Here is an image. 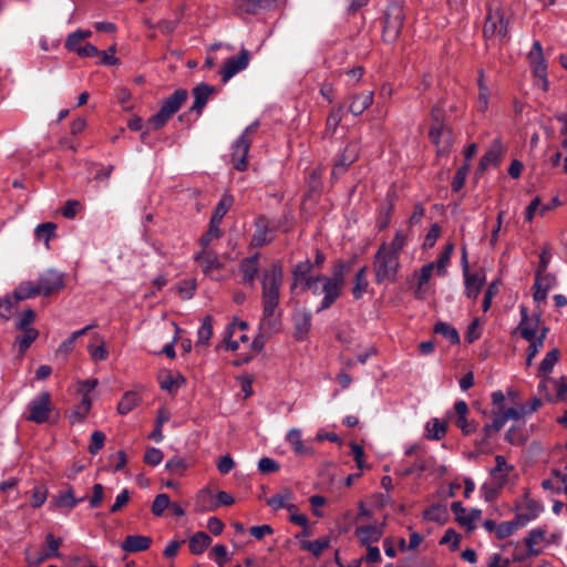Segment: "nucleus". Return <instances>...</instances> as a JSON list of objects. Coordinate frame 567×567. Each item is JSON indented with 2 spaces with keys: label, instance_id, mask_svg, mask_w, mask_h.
Masks as SVG:
<instances>
[{
  "label": "nucleus",
  "instance_id": "f257e3e1",
  "mask_svg": "<svg viewBox=\"0 0 567 567\" xmlns=\"http://www.w3.org/2000/svg\"><path fill=\"white\" fill-rule=\"evenodd\" d=\"M284 281V270L279 262H272L261 274V305L262 316L259 321V329L262 332L277 330L279 317L276 309L280 301V288Z\"/></svg>",
  "mask_w": 567,
  "mask_h": 567
},
{
  "label": "nucleus",
  "instance_id": "f03ea898",
  "mask_svg": "<svg viewBox=\"0 0 567 567\" xmlns=\"http://www.w3.org/2000/svg\"><path fill=\"white\" fill-rule=\"evenodd\" d=\"M400 260L398 257L388 254L385 243L377 250L373 257L374 281L378 285L394 282L398 277Z\"/></svg>",
  "mask_w": 567,
  "mask_h": 567
},
{
  "label": "nucleus",
  "instance_id": "7ed1b4c3",
  "mask_svg": "<svg viewBox=\"0 0 567 567\" xmlns=\"http://www.w3.org/2000/svg\"><path fill=\"white\" fill-rule=\"evenodd\" d=\"M187 97L188 93L186 90H176L162 102L159 111L148 120V125L153 130L162 128L167 123V121L182 107Z\"/></svg>",
  "mask_w": 567,
  "mask_h": 567
},
{
  "label": "nucleus",
  "instance_id": "20e7f679",
  "mask_svg": "<svg viewBox=\"0 0 567 567\" xmlns=\"http://www.w3.org/2000/svg\"><path fill=\"white\" fill-rule=\"evenodd\" d=\"M403 7L398 2L389 3L384 13L383 40L385 42H394L401 34L404 23Z\"/></svg>",
  "mask_w": 567,
  "mask_h": 567
},
{
  "label": "nucleus",
  "instance_id": "39448f33",
  "mask_svg": "<svg viewBox=\"0 0 567 567\" xmlns=\"http://www.w3.org/2000/svg\"><path fill=\"white\" fill-rule=\"evenodd\" d=\"M258 123L250 124L233 145L231 163L234 167L243 172L247 168V155L251 145V136L256 133Z\"/></svg>",
  "mask_w": 567,
  "mask_h": 567
},
{
  "label": "nucleus",
  "instance_id": "423d86ee",
  "mask_svg": "<svg viewBox=\"0 0 567 567\" xmlns=\"http://www.w3.org/2000/svg\"><path fill=\"white\" fill-rule=\"evenodd\" d=\"M528 59L533 68V74L536 79L535 85L546 92L548 90L547 64L545 62L543 48L539 41H534Z\"/></svg>",
  "mask_w": 567,
  "mask_h": 567
},
{
  "label": "nucleus",
  "instance_id": "0eeeda50",
  "mask_svg": "<svg viewBox=\"0 0 567 567\" xmlns=\"http://www.w3.org/2000/svg\"><path fill=\"white\" fill-rule=\"evenodd\" d=\"M29 414L25 416L28 421L37 424L47 422L52 412V401L49 392H42L28 404Z\"/></svg>",
  "mask_w": 567,
  "mask_h": 567
},
{
  "label": "nucleus",
  "instance_id": "6e6552de",
  "mask_svg": "<svg viewBox=\"0 0 567 567\" xmlns=\"http://www.w3.org/2000/svg\"><path fill=\"white\" fill-rule=\"evenodd\" d=\"M250 60V53L246 49H241L237 56H231L224 63L220 70L221 81L228 82L235 74L245 70Z\"/></svg>",
  "mask_w": 567,
  "mask_h": 567
},
{
  "label": "nucleus",
  "instance_id": "1a4fd4ad",
  "mask_svg": "<svg viewBox=\"0 0 567 567\" xmlns=\"http://www.w3.org/2000/svg\"><path fill=\"white\" fill-rule=\"evenodd\" d=\"M557 285V278L555 275L536 271L534 282V301L539 306L546 301L548 291Z\"/></svg>",
  "mask_w": 567,
  "mask_h": 567
},
{
  "label": "nucleus",
  "instance_id": "9d476101",
  "mask_svg": "<svg viewBox=\"0 0 567 567\" xmlns=\"http://www.w3.org/2000/svg\"><path fill=\"white\" fill-rule=\"evenodd\" d=\"M429 136L436 146L439 156L446 155L453 144L452 131L447 126H431Z\"/></svg>",
  "mask_w": 567,
  "mask_h": 567
},
{
  "label": "nucleus",
  "instance_id": "9b49d317",
  "mask_svg": "<svg viewBox=\"0 0 567 567\" xmlns=\"http://www.w3.org/2000/svg\"><path fill=\"white\" fill-rule=\"evenodd\" d=\"M359 157V146L357 143H349L343 152L338 156L334 162L331 177L338 178L341 174H343L347 168L354 163Z\"/></svg>",
  "mask_w": 567,
  "mask_h": 567
},
{
  "label": "nucleus",
  "instance_id": "f8f14e48",
  "mask_svg": "<svg viewBox=\"0 0 567 567\" xmlns=\"http://www.w3.org/2000/svg\"><path fill=\"white\" fill-rule=\"evenodd\" d=\"M42 296L53 295L64 288V276L56 270H48L39 277Z\"/></svg>",
  "mask_w": 567,
  "mask_h": 567
},
{
  "label": "nucleus",
  "instance_id": "ddd939ff",
  "mask_svg": "<svg viewBox=\"0 0 567 567\" xmlns=\"http://www.w3.org/2000/svg\"><path fill=\"white\" fill-rule=\"evenodd\" d=\"M343 287L338 282L329 279L327 276H322L321 278V293H323V299L318 308V312L329 309L340 297Z\"/></svg>",
  "mask_w": 567,
  "mask_h": 567
},
{
  "label": "nucleus",
  "instance_id": "4468645a",
  "mask_svg": "<svg viewBox=\"0 0 567 567\" xmlns=\"http://www.w3.org/2000/svg\"><path fill=\"white\" fill-rule=\"evenodd\" d=\"M522 320L519 322L518 329L520 331L522 337L525 340H530L534 337H538L537 332H540V313H537L533 317L527 316V310L525 307H522Z\"/></svg>",
  "mask_w": 567,
  "mask_h": 567
},
{
  "label": "nucleus",
  "instance_id": "2eb2a0df",
  "mask_svg": "<svg viewBox=\"0 0 567 567\" xmlns=\"http://www.w3.org/2000/svg\"><path fill=\"white\" fill-rule=\"evenodd\" d=\"M195 260L205 275H209L213 270L223 268L218 255L208 247H202V250L195 256Z\"/></svg>",
  "mask_w": 567,
  "mask_h": 567
},
{
  "label": "nucleus",
  "instance_id": "dca6fc26",
  "mask_svg": "<svg viewBox=\"0 0 567 567\" xmlns=\"http://www.w3.org/2000/svg\"><path fill=\"white\" fill-rule=\"evenodd\" d=\"M542 406V400L534 398L527 405H518L505 409L502 412V422L518 420L525 415L536 412Z\"/></svg>",
  "mask_w": 567,
  "mask_h": 567
},
{
  "label": "nucleus",
  "instance_id": "f3484780",
  "mask_svg": "<svg viewBox=\"0 0 567 567\" xmlns=\"http://www.w3.org/2000/svg\"><path fill=\"white\" fill-rule=\"evenodd\" d=\"M215 87L213 85L200 83L193 89L194 103L190 107V112H196L197 115H200L205 105L207 104L210 96L215 93Z\"/></svg>",
  "mask_w": 567,
  "mask_h": 567
},
{
  "label": "nucleus",
  "instance_id": "a211bd4d",
  "mask_svg": "<svg viewBox=\"0 0 567 567\" xmlns=\"http://www.w3.org/2000/svg\"><path fill=\"white\" fill-rule=\"evenodd\" d=\"M259 255L255 254L250 257L244 258L239 264V272L243 276L241 282L252 286L255 278L259 271Z\"/></svg>",
  "mask_w": 567,
  "mask_h": 567
},
{
  "label": "nucleus",
  "instance_id": "6ab92c4d",
  "mask_svg": "<svg viewBox=\"0 0 567 567\" xmlns=\"http://www.w3.org/2000/svg\"><path fill=\"white\" fill-rule=\"evenodd\" d=\"M312 268L313 264L309 259L298 262L292 271L293 284L291 289L297 287V285L310 287L312 278L315 277L311 275Z\"/></svg>",
  "mask_w": 567,
  "mask_h": 567
},
{
  "label": "nucleus",
  "instance_id": "aec40b11",
  "mask_svg": "<svg viewBox=\"0 0 567 567\" xmlns=\"http://www.w3.org/2000/svg\"><path fill=\"white\" fill-rule=\"evenodd\" d=\"M48 549L38 553L34 557H28L30 564L40 565L51 557H60L59 547L62 544L61 538H55L52 534L45 536Z\"/></svg>",
  "mask_w": 567,
  "mask_h": 567
},
{
  "label": "nucleus",
  "instance_id": "412c9836",
  "mask_svg": "<svg viewBox=\"0 0 567 567\" xmlns=\"http://www.w3.org/2000/svg\"><path fill=\"white\" fill-rule=\"evenodd\" d=\"M373 103V92L364 91L349 96V112L358 116Z\"/></svg>",
  "mask_w": 567,
  "mask_h": 567
},
{
  "label": "nucleus",
  "instance_id": "4be33fe9",
  "mask_svg": "<svg viewBox=\"0 0 567 567\" xmlns=\"http://www.w3.org/2000/svg\"><path fill=\"white\" fill-rule=\"evenodd\" d=\"M295 338L303 340L311 328V313L306 310H298L293 313Z\"/></svg>",
  "mask_w": 567,
  "mask_h": 567
},
{
  "label": "nucleus",
  "instance_id": "5701e85b",
  "mask_svg": "<svg viewBox=\"0 0 567 567\" xmlns=\"http://www.w3.org/2000/svg\"><path fill=\"white\" fill-rule=\"evenodd\" d=\"M287 442L297 455H312L313 449L302 441L300 429H291L286 436Z\"/></svg>",
  "mask_w": 567,
  "mask_h": 567
},
{
  "label": "nucleus",
  "instance_id": "b1692460",
  "mask_svg": "<svg viewBox=\"0 0 567 567\" xmlns=\"http://www.w3.org/2000/svg\"><path fill=\"white\" fill-rule=\"evenodd\" d=\"M355 535L362 545L368 546L378 543L381 539L383 529L380 526L365 525L357 527Z\"/></svg>",
  "mask_w": 567,
  "mask_h": 567
},
{
  "label": "nucleus",
  "instance_id": "393cba45",
  "mask_svg": "<svg viewBox=\"0 0 567 567\" xmlns=\"http://www.w3.org/2000/svg\"><path fill=\"white\" fill-rule=\"evenodd\" d=\"M434 270H436L435 262H429L421 268V270L417 275L416 288L414 290L415 298H417V299L425 298V295L427 292L426 285L430 281Z\"/></svg>",
  "mask_w": 567,
  "mask_h": 567
},
{
  "label": "nucleus",
  "instance_id": "a878e982",
  "mask_svg": "<svg viewBox=\"0 0 567 567\" xmlns=\"http://www.w3.org/2000/svg\"><path fill=\"white\" fill-rule=\"evenodd\" d=\"M152 539L142 535H128L125 537L121 548L126 553H137L150 548Z\"/></svg>",
  "mask_w": 567,
  "mask_h": 567
},
{
  "label": "nucleus",
  "instance_id": "bb28decb",
  "mask_svg": "<svg viewBox=\"0 0 567 567\" xmlns=\"http://www.w3.org/2000/svg\"><path fill=\"white\" fill-rule=\"evenodd\" d=\"M292 492L290 489H284L282 493H278L267 499V505L274 511L287 508L289 512L296 511V505L291 504Z\"/></svg>",
  "mask_w": 567,
  "mask_h": 567
},
{
  "label": "nucleus",
  "instance_id": "cd10ccee",
  "mask_svg": "<svg viewBox=\"0 0 567 567\" xmlns=\"http://www.w3.org/2000/svg\"><path fill=\"white\" fill-rule=\"evenodd\" d=\"M549 329L546 326H543L540 328V333L538 337H534L530 340H527L529 342V346L527 348V354H526V365L530 367L533 359L538 354L539 350L544 346V340L548 333Z\"/></svg>",
  "mask_w": 567,
  "mask_h": 567
},
{
  "label": "nucleus",
  "instance_id": "c85d7f7f",
  "mask_svg": "<svg viewBox=\"0 0 567 567\" xmlns=\"http://www.w3.org/2000/svg\"><path fill=\"white\" fill-rule=\"evenodd\" d=\"M529 519L527 515H516L515 519L498 524V538L511 536L516 529L525 526Z\"/></svg>",
  "mask_w": 567,
  "mask_h": 567
},
{
  "label": "nucleus",
  "instance_id": "c756f323",
  "mask_svg": "<svg viewBox=\"0 0 567 567\" xmlns=\"http://www.w3.org/2000/svg\"><path fill=\"white\" fill-rule=\"evenodd\" d=\"M92 406V400L86 394L83 395L81 402L74 406L73 411L69 415L71 424L81 423L87 416Z\"/></svg>",
  "mask_w": 567,
  "mask_h": 567
},
{
  "label": "nucleus",
  "instance_id": "7c9ffc66",
  "mask_svg": "<svg viewBox=\"0 0 567 567\" xmlns=\"http://www.w3.org/2000/svg\"><path fill=\"white\" fill-rule=\"evenodd\" d=\"M86 498V496H82L80 498H76L74 496V493H73V488L72 487H69L66 491L64 492H60L56 496H55V505L59 507V508H66V509H72L74 508L79 503L83 502L84 499Z\"/></svg>",
  "mask_w": 567,
  "mask_h": 567
},
{
  "label": "nucleus",
  "instance_id": "2f4dec72",
  "mask_svg": "<svg viewBox=\"0 0 567 567\" xmlns=\"http://www.w3.org/2000/svg\"><path fill=\"white\" fill-rule=\"evenodd\" d=\"M271 240L272 237H268V220L265 217H259L256 220V231L252 236L251 244L260 247Z\"/></svg>",
  "mask_w": 567,
  "mask_h": 567
},
{
  "label": "nucleus",
  "instance_id": "473e14b6",
  "mask_svg": "<svg viewBox=\"0 0 567 567\" xmlns=\"http://www.w3.org/2000/svg\"><path fill=\"white\" fill-rule=\"evenodd\" d=\"M212 538L205 532H197L189 539V550L194 555L203 554L210 545Z\"/></svg>",
  "mask_w": 567,
  "mask_h": 567
},
{
  "label": "nucleus",
  "instance_id": "72a5a7b5",
  "mask_svg": "<svg viewBox=\"0 0 567 567\" xmlns=\"http://www.w3.org/2000/svg\"><path fill=\"white\" fill-rule=\"evenodd\" d=\"M426 437L429 440L439 441L443 439L447 431V423L436 417L426 423Z\"/></svg>",
  "mask_w": 567,
  "mask_h": 567
},
{
  "label": "nucleus",
  "instance_id": "f704fd0d",
  "mask_svg": "<svg viewBox=\"0 0 567 567\" xmlns=\"http://www.w3.org/2000/svg\"><path fill=\"white\" fill-rule=\"evenodd\" d=\"M39 295H41L39 284H33L31 281L20 284L13 292L16 301L33 298Z\"/></svg>",
  "mask_w": 567,
  "mask_h": 567
},
{
  "label": "nucleus",
  "instance_id": "c9c22d12",
  "mask_svg": "<svg viewBox=\"0 0 567 567\" xmlns=\"http://www.w3.org/2000/svg\"><path fill=\"white\" fill-rule=\"evenodd\" d=\"M559 360V350L554 348L549 352L546 353L545 358L542 360L538 369V377L546 378L549 373H551L555 364Z\"/></svg>",
  "mask_w": 567,
  "mask_h": 567
},
{
  "label": "nucleus",
  "instance_id": "e433bc0d",
  "mask_svg": "<svg viewBox=\"0 0 567 567\" xmlns=\"http://www.w3.org/2000/svg\"><path fill=\"white\" fill-rule=\"evenodd\" d=\"M140 402L141 396L136 392L128 391L124 393L121 401L118 402L117 411L120 414L125 415L135 409Z\"/></svg>",
  "mask_w": 567,
  "mask_h": 567
},
{
  "label": "nucleus",
  "instance_id": "4c0bfd02",
  "mask_svg": "<svg viewBox=\"0 0 567 567\" xmlns=\"http://www.w3.org/2000/svg\"><path fill=\"white\" fill-rule=\"evenodd\" d=\"M93 339L95 341H97V344L90 343L87 346V351H89L92 360H94V361H103V360H105L107 358V355H109V351L106 350L104 339L100 334H97V333H95L93 336Z\"/></svg>",
  "mask_w": 567,
  "mask_h": 567
},
{
  "label": "nucleus",
  "instance_id": "58836bf2",
  "mask_svg": "<svg viewBox=\"0 0 567 567\" xmlns=\"http://www.w3.org/2000/svg\"><path fill=\"white\" fill-rule=\"evenodd\" d=\"M512 465H507L504 457L498 455V488L514 482L516 474Z\"/></svg>",
  "mask_w": 567,
  "mask_h": 567
},
{
  "label": "nucleus",
  "instance_id": "ea45409f",
  "mask_svg": "<svg viewBox=\"0 0 567 567\" xmlns=\"http://www.w3.org/2000/svg\"><path fill=\"white\" fill-rule=\"evenodd\" d=\"M408 241V235L403 230H396L394 238L390 244L385 243V250L388 254L400 258V254L403 250Z\"/></svg>",
  "mask_w": 567,
  "mask_h": 567
},
{
  "label": "nucleus",
  "instance_id": "a19ab883",
  "mask_svg": "<svg viewBox=\"0 0 567 567\" xmlns=\"http://www.w3.org/2000/svg\"><path fill=\"white\" fill-rule=\"evenodd\" d=\"M367 266L362 267L354 277V285L352 288V293L354 299L359 300L362 298L363 293L367 291L369 281L367 279Z\"/></svg>",
  "mask_w": 567,
  "mask_h": 567
},
{
  "label": "nucleus",
  "instance_id": "79ce46f5",
  "mask_svg": "<svg viewBox=\"0 0 567 567\" xmlns=\"http://www.w3.org/2000/svg\"><path fill=\"white\" fill-rule=\"evenodd\" d=\"M233 204L234 197L230 194H224L215 207L212 219H214L215 223H221L224 216L227 214Z\"/></svg>",
  "mask_w": 567,
  "mask_h": 567
},
{
  "label": "nucleus",
  "instance_id": "37998d69",
  "mask_svg": "<svg viewBox=\"0 0 567 567\" xmlns=\"http://www.w3.org/2000/svg\"><path fill=\"white\" fill-rule=\"evenodd\" d=\"M169 417H171V414L166 409H164V408L159 409L157 411L155 429L152 431V433L148 435V437L156 442H161L164 439L163 431H162L163 424L165 422H167L169 420Z\"/></svg>",
  "mask_w": 567,
  "mask_h": 567
},
{
  "label": "nucleus",
  "instance_id": "c03bdc74",
  "mask_svg": "<svg viewBox=\"0 0 567 567\" xmlns=\"http://www.w3.org/2000/svg\"><path fill=\"white\" fill-rule=\"evenodd\" d=\"M451 509L455 515L456 522L464 526L467 530H472V519H470L468 513L465 507H463L461 502H453L451 504Z\"/></svg>",
  "mask_w": 567,
  "mask_h": 567
},
{
  "label": "nucleus",
  "instance_id": "a18cd8bd",
  "mask_svg": "<svg viewBox=\"0 0 567 567\" xmlns=\"http://www.w3.org/2000/svg\"><path fill=\"white\" fill-rule=\"evenodd\" d=\"M213 336V323L209 316L205 317L202 321V326L197 331L196 346H206Z\"/></svg>",
  "mask_w": 567,
  "mask_h": 567
},
{
  "label": "nucleus",
  "instance_id": "49530a36",
  "mask_svg": "<svg viewBox=\"0 0 567 567\" xmlns=\"http://www.w3.org/2000/svg\"><path fill=\"white\" fill-rule=\"evenodd\" d=\"M56 225L48 221L37 226L34 234L38 240H43L48 245L49 241L55 236Z\"/></svg>",
  "mask_w": 567,
  "mask_h": 567
},
{
  "label": "nucleus",
  "instance_id": "de8ad7c7",
  "mask_svg": "<svg viewBox=\"0 0 567 567\" xmlns=\"http://www.w3.org/2000/svg\"><path fill=\"white\" fill-rule=\"evenodd\" d=\"M219 225L220 223H215V220L210 218L208 230L199 240L202 247H208L212 240L219 239L221 237L223 231L219 228Z\"/></svg>",
  "mask_w": 567,
  "mask_h": 567
},
{
  "label": "nucleus",
  "instance_id": "09e8293b",
  "mask_svg": "<svg viewBox=\"0 0 567 567\" xmlns=\"http://www.w3.org/2000/svg\"><path fill=\"white\" fill-rule=\"evenodd\" d=\"M434 332L447 338L453 344L460 342V336L456 329L445 322H437L434 326Z\"/></svg>",
  "mask_w": 567,
  "mask_h": 567
},
{
  "label": "nucleus",
  "instance_id": "8fccbe9b",
  "mask_svg": "<svg viewBox=\"0 0 567 567\" xmlns=\"http://www.w3.org/2000/svg\"><path fill=\"white\" fill-rule=\"evenodd\" d=\"M185 383V379L178 374L173 375L171 373H166L161 380V388L165 391L173 392L176 391Z\"/></svg>",
  "mask_w": 567,
  "mask_h": 567
},
{
  "label": "nucleus",
  "instance_id": "3c124183",
  "mask_svg": "<svg viewBox=\"0 0 567 567\" xmlns=\"http://www.w3.org/2000/svg\"><path fill=\"white\" fill-rule=\"evenodd\" d=\"M482 280L475 275H465V293L468 298H476L482 288Z\"/></svg>",
  "mask_w": 567,
  "mask_h": 567
},
{
  "label": "nucleus",
  "instance_id": "603ef678",
  "mask_svg": "<svg viewBox=\"0 0 567 567\" xmlns=\"http://www.w3.org/2000/svg\"><path fill=\"white\" fill-rule=\"evenodd\" d=\"M23 332L22 336L17 337L16 342L19 344V350L23 353L31 343L38 338L39 331L34 328L21 330Z\"/></svg>",
  "mask_w": 567,
  "mask_h": 567
},
{
  "label": "nucleus",
  "instance_id": "864d4df0",
  "mask_svg": "<svg viewBox=\"0 0 567 567\" xmlns=\"http://www.w3.org/2000/svg\"><path fill=\"white\" fill-rule=\"evenodd\" d=\"M454 250L453 244H447L441 254L440 258L435 262V269L439 276H444L446 274V267L450 262L452 252Z\"/></svg>",
  "mask_w": 567,
  "mask_h": 567
},
{
  "label": "nucleus",
  "instance_id": "5fc2aeb1",
  "mask_svg": "<svg viewBox=\"0 0 567 567\" xmlns=\"http://www.w3.org/2000/svg\"><path fill=\"white\" fill-rule=\"evenodd\" d=\"M545 540V532L540 528L532 529L525 538V544L530 553H538L535 548L537 545Z\"/></svg>",
  "mask_w": 567,
  "mask_h": 567
},
{
  "label": "nucleus",
  "instance_id": "6e6d98bb",
  "mask_svg": "<svg viewBox=\"0 0 567 567\" xmlns=\"http://www.w3.org/2000/svg\"><path fill=\"white\" fill-rule=\"evenodd\" d=\"M329 539L328 538H318L311 542H306L302 545V548L309 550L315 556H320L321 553L329 547Z\"/></svg>",
  "mask_w": 567,
  "mask_h": 567
},
{
  "label": "nucleus",
  "instance_id": "4d7b16f0",
  "mask_svg": "<svg viewBox=\"0 0 567 567\" xmlns=\"http://www.w3.org/2000/svg\"><path fill=\"white\" fill-rule=\"evenodd\" d=\"M171 501L167 494H158L152 504V513L155 516H162L166 508H169Z\"/></svg>",
  "mask_w": 567,
  "mask_h": 567
},
{
  "label": "nucleus",
  "instance_id": "13d9d810",
  "mask_svg": "<svg viewBox=\"0 0 567 567\" xmlns=\"http://www.w3.org/2000/svg\"><path fill=\"white\" fill-rule=\"evenodd\" d=\"M483 75V71H481L478 78L480 94L477 99V109L482 112L486 111L488 106V89L484 84Z\"/></svg>",
  "mask_w": 567,
  "mask_h": 567
},
{
  "label": "nucleus",
  "instance_id": "bf43d9fd",
  "mask_svg": "<svg viewBox=\"0 0 567 567\" xmlns=\"http://www.w3.org/2000/svg\"><path fill=\"white\" fill-rule=\"evenodd\" d=\"M342 117H343V106L341 104L334 106L328 115L327 127L332 130V132H334L337 130V127L339 126Z\"/></svg>",
  "mask_w": 567,
  "mask_h": 567
},
{
  "label": "nucleus",
  "instance_id": "052dcab7",
  "mask_svg": "<svg viewBox=\"0 0 567 567\" xmlns=\"http://www.w3.org/2000/svg\"><path fill=\"white\" fill-rule=\"evenodd\" d=\"M468 171H470V165L468 163H465L464 165H462L455 176L453 177V181H452V189L454 192H458L462 189V187L464 186V183H465V179H466V176L468 174Z\"/></svg>",
  "mask_w": 567,
  "mask_h": 567
},
{
  "label": "nucleus",
  "instance_id": "680f3d73",
  "mask_svg": "<svg viewBox=\"0 0 567 567\" xmlns=\"http://www.w3.org/2000/svg\"><path fill=\"white\" fill-rule=\"evenodd\" d=\"M18 301L16 298L4 297L0 300V317L4 320H9L12 317L13 310Z\"/></svg>",
  "mask_w": 567,
  "mask_h": 567
},
{
  "label": "nucleus",
  "instance_id": "e2e57ef3",
  "mask_svg": "<svg viewBox=\"0 0 567 567\" xmlns=\"http://www.w3.org/2000/svg\"><path fill=\"white\" fill-rule=\"evenodd\" d=\"M47 497H48V489L42 485L35 486L32 491V496H31L32 507H34V508L41 507L45 503Z\"/></svg>",
  "mask_w": 567,
  "mask_h": 567
},
{
  "label": "nucleus",
  "instance_id": "0e129e2a",
  "mask_svg": "<svg viewBox=\"0 0 567 567\" xmlns=\"http://www.w3.org/2000/svg\"><path fill=\"white\" fill-rule=\"evenodd\" d=\"M105 442V434L101 431H94L91 435V443L89 445V452L93 455L97 454Z\"/></svg>",
  "mask_w": 567,
  "mask_h": 567
},
{
  "label": "nucleus",
  "instance_id": "69168bd1",
  "mask_svg": "<svg viewBox=\"0 0 567 567\" xmlns=\"http://www.w3.org/2000/svg\"><path fill=\"white\" fill-rule=\"evenodd\" d=\"M35 312L32 309H27L21 312L19 320L16 323L17 329L25 330L31 329L29 326L34 321Z\"/></svg>",
  "mask_w": 567,
  "mask_h": 567
},
{
  "label": "nucleus",
  "instance_id": "338daca9",
  "mask_svg": "<svg viewBox=\"0 0 567 567\" xmlns=\"http://www.w3.org/2000/svg\"><path fill=\"white\" fill-rule=\"evenodd\" d=\"M163 461V452L159 449L148 447L144 454V462L156 466Z\"/></svg>",
  "mask_w": 567,
  "mask_h": 567
},
{
  "label": "nucleus",
  "instance_id": "774afa93",
  "mask_svg": "<svg viewBox=\"0 0 567 567\" xmlns=\"http://www.w3.org/2000/svg\"><path fill=\"white\" fill-rule=\"evenodd\" d=\"M279 468L280 465L270 457H261L258 462V470L264 474L275 473Z\"/></svg>",
  "mask_w": 567,
  "mask_h": 567
}]
</instances>
